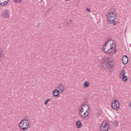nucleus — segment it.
Listing matches in <instances>:
<instances>
[{
	"instance_id": "f257e3e1",
	"label": "nucleus",
	"mask_w": 131,
	"mask_h": 131,
	"mask_svg": "<svg viewBox=\"0 0 131 131\" xmlns=\"http://www.w3.org/2000/svg\"><path fill=\"white\" fill-rule=\"evenodd\" d=\"M115 43L114 44L112 43L110 46H103V50L106 54H111L112 53H113V52L114 54H115V53H116V49L115 50Z\"/></svg>"
},
{
	"instance_id": "f03ea898",
	"label": "nucleus",
	"mask_w": 131,
	"mask_h": 131,
	"mask_svg": "<svg viewBox=\"0 0 131 131\" xmlns=\"http://www.w3.org/2000/svg\"><path fill=\"white\" fill-rule=\"evenodd\" d=\"M19 127L22 130H26L29 127V122L26 119L23 120L19 123Z\"/></svg>"
},
{
	"instance_id": "7ed1b4c3",
	"label": "nucleus",
	"mask_w": 131,
	"mask_h": 131,
	"mask_svg": "<svg viewBox=\"0 0 131 131\" xmlns=\"http://www.w3.org/2000/svg\"><path fill=\"white\" fill-rule=\"evenodd\" d=\"M107 17L108 22L111 23V21H115V20H116L117 15H116V13L114 12H111L108 13Z\"/></svg>"
},
{
	"instance_id": "20e7f679",
	"label": "nucleus",
	"mask_w": 131,
	"mask_h": 131,
	"mask_svg": "<svg viewBox=\"0 0 131 131\" xmlns=\"http://www.w3.org/2000/svg\"><path fill=\"white\" fill-rule=\"evenodd\" d=\"M99 130L100 131H108L110 130V127L109 126V123L107 122H104L99 127Z\"/></svg>"
},
{
	"instance_id": "39448f33",
	"label": "nucleus",
	"mask_w": 131,
	"mask_h": 131,
	"mask_svg": "<svg viewBox=\"0 0 131 131\" xmlns=\"http://www.w3.org/2000/svg\"><path fill=\"white\" fill-rule=\"evenodd\" d=\"M106 67L107 69H112L113 67L115 65L114 60L110 58L107 59L105 63Z\"/></svg>"
},
{
	"instance_id": "423d86ee",
	"label": "nucleus",
	"mask_w": 131,
	"mask_h": 131,
	"mask_svg": "<svg viewBox=\"0 0 131 131\" xmlns=\"http://www.w3.org/2000/svg\"><path fill=\"white\" fill-rule=\"evenodd\" d=\"M111 107L114 110H118L120 107V104L117 100H114L111 103Z\"/></svg>"
},
{
	"instance_id": "0eeeda50",
	"label": "nucleus",
	"mask_w": 131,
	"mask_h": 131,
	"mask_svg": "<svg viewBox=\"0 0 131 131\" xmlns=\"http://www.w3.org/2000/svg\"><path fill=\"white\" fill-rule=\"evenodd\" d=\"M1 15L3 18L9 19L10 18V15H11V12L8 9H5L3 11Z\"/></svg>"
},
{
	"instance_id": "6e6552de",
	"label": "nucleus",
	"mask_w": 131,
	"mask_h": 131,
	"mask_svg": "<svg viewBox=\"0 0 131 131\" xmlns=\"http://www.w3.org/2000/svg\"><path fill=\"white\" fill-rule=\"evenodd\" d=\"M57 89H58V91H60V93L62 94L65 91V86L62 83H60L57 85Z\"/></svg>"
},
{
	"instance_id": "1a4fd4ad",
	"label": "nucleus",
	"mask_w": 131,
	"mask_h": 131,
	"mask_svg": "<svg viewBox=\"0 0 131 131\" xmlns=\"http://www.w3.org/2000/svg\"><path fill=\"white\" fill-rule=\"evenodd\" d=\"M122 62L124 65H126L127 63H128V57H127V55H123L122 57Z\"/></svg>"
},
{
	"instance_id": "9d476101",
	"label": "nucleus",
	"mask_w": 131,
	"mask_h": 131,
	"mask_svg": "<svg viewBox=\"0 0 131 131\" xmlns=\"http://www.w3.org/2000/svg\"><path fill=\"white\" fill-rule=\"evenodd\" d=\"M90 115V112H85L84 113L83 115L81 114L79 115L80 118H82L83 119H85L88 116Z\"/></svg>"
},
{
	"instance_id": "9b49d317",
	"label": "nucleus",
	"mask_w": 131,
	"mask_h": 131,
	"mask_svg": "<svg viewBox=\"0 0 131 131\" xmlns=\"http://www.w3.org/2000/svg\"><path fill=\"white\" fill-rule=\"evenodd\" d=\"M8 3H9L7 0H0V5L4 7L7 5H8Z\"/></svg>"
},
{
	"instance_id": "f8f14e48",
	"label": "nucleus",
	"mask_w": 131,
	"mask_h": 131,
	"mask_svg": "<svg viewBox=\"0 0 131 131\" xmlns=\"http://www.w3.org/2000/svg\"><path fill=\"white\" fill-rule=\"evenodd\" d=\"M60 94V92L58 90H54L53 91V95L54 97H58Z\"/></svg>"
},
{
	"instance_id": "ddd939ff",
	"label": "nucleus",
	"mask_w": 131,
	"mask_h": 131,
	"mask_svg": "<svg viewBox=\"0 0 131 131\" xmlns=\"http://www.w3.org/2000/svg\"><path fill=\"white\" fill-rule=\"evenodd\" d=\"M83 106L84 105H83L81 106H79L78 108V114L79 116L81 115V114H82V112H83V111H84Z\"/></svg>"
},
{
	"instance_id": "4468645a",
	"label": "nucleus",
	"mask_w": 131,
	"mask_h": 131,
	"mask_svg": "<svg viewBox=\"0 0 131 131\" xmlns=\"http://www.w3.org/2000/svg\"><path fill=\"white\" fill-rule=\"evenodd\" d=\"M81 125H82V123L80 120H78L76 122V126L77 127V128H80V127H81Z\"/></svg>"
},
{
	"instance_id": "2eb2a0df",
	"label": "nucleus",
	"mask_w": 131,
	"mask_h": 131,
	"mask_svg": "<svg viewBox=\"0 0 131 131\" xmlns=\"http://www.w3.org/2000/svg\"><path fill=\"white\" fill-rule=\"evenodd\" d=\"M4 56H5V53H4V51L0 49V60L4 57Z\"/></svg>"
},
{
	"instance_id": "dca6fc26",
	"label": "nucleus",
	"mask_w": 131,
	"mask_h": 131,
	"mask_svg": "<svg viewBox=\"0 0 131 131\" xmlns=\"http://www.w3.org/2000/svg\"><path fill=\"white\" fill-rule=\"evenodd\" d=\"M90 85V82L88 81H84L83 84L84 88H89V86Z\"/></svg>"
},
{
	"instance_id": "f3484780",
	"label": "nucleus",
	"mask_w": 131,
	"mask_h": 131,
	"mask_svg": "<svg viewBox=\"0 0 131 131\" xmlns=\"http://www.w3.org/2000/svg\"><path fill=\"white\" fill-rule=\"evenodd\" d=\"M120 75L121 76V77L125 76V70H122L120 72Z\"/></svg>"
},
{
	"instance_id": "a211bd4d",
	"label": "nucleus",
	"mask_w": 131,
	"mask_h": 131,
	"mask_svg": "<svg viewBox=\"0 0 131 131\" xmlns=\"http://www.w3.org/2000/svg\"><path fill=\"white\" fill-rule=\"evenodd\" d=\"M113 125L114 126L117 127V126H118V122L115 121L114 122H113Z\"/></svg>"
},
{
	"instance_id": "6ab92c4d",
	"label": "nucleus",
	"mask_w": 131,
	"mask_h": 131,
	"mask_svg": "<svg viewBox=\"0 0 131 131\" xmlns=\"http://www.w3.org/2000/svg\"><path fill=\"white\" fill-rule=\"evenodd\" d=\"M122 80H123V81H127V76H123Z\"/></svg>"
},
{
	"instance_id": "aec40b11",
	"label": "nucleus",
	"mask_w": 131,
	"mask_h": 131,
	"mask_svg": "<svg viewBox=\"0 0 131 131\" xmlns=\"http://www.w3.org/2000/svg\"><path fill=\"white\" fill-rule=\"evenodd\" d=\"M108 23L111 24H113V25H116V24H117V21L114 20V21H112L111 23L110 21H108Z\"/></svg>"
},
{
	"instance_id": "412c9836",
	"label": "nucleus",
	"mask_w": 131,
	"mask_h": 131,
	"mask_svg": "<svg viewBox=\"0 0 131 131\" xmlns=\"http://www.w3.org/2000/svg\"><path fill=\"white\" fill-rule=\"evenodd\" d=\"M50 101H51V98H48L45 101L44 103L45 105H47V104H48Z\"/></svg>"
},
{
	"instance_id": "4be33fe9",
	"label": "nucleus",
	"mask_w": 131,
	"mask_h": 131,
	"mask_svg": "<svg viewBox=\"0 0 131 131\" xmlns=\"http://www.w3.org/2000/svg\"><path fill=\"white\" fill-rule=\"evenodd\" d=\"M110 41V40H107L104 43V45L103 47H107L108 44L109 43V42Z\"/></svg>"
},
{
	"instance_id": "5701e85b",
	"label": "nucleus",
	"mask_w": 131,
	"mask_h": 131,
	"mask_svg": "<svg viewBox=\"0 0 131 131\" xmlns=\"http://www.w3.org/2000/svg\"><path fill=\"white\" fill-rule=\"evenodd\" d=\"M14 3H21L22 2V0H14Z\"/></svg>"
},
{
	"instance_id": "b1692460",
	"label": "nucleus",
	"mask_w": 131,
	"mask_h": 131,
	"mask_svg": "<svg viewBox=\"0 0 131 131\" xmlns=\"http://www.w3.org/2000/svg\"><path fill=\"white\" fill-rule=\"evenodd\" d=\"M86 11H87V12H89V13H92V11H91V9L89 8H86Z\"/></svg>"
},
{
	"instance_id": "393cba45",
	"label": "nucleus",
	"mask_w": 131,
	"mask_h": 131,
	"mask_svg": "<svg viewBox=\"0 0 131 131\" xmlns=\"http://www.w3.org/2000/svg\"><path fill=\"white\" fill-rule=\"evenodd\" d=\"M50 12H51V9L49 8L46 12V14H49Z\"/></svg>"
},
{
	"instance_id": "a878e982",
	"label": "nucleus",
	"mask_w": 131,
	"mask_h": 131,
	"mask_svg": "<svg viewBox=\"0 0 131 131\" xmlns=\"http://www.w3.org/2000/svg\"><path fill=\"white\" fill-rule=\"evenodd\" d=\"M65 23L66 24V25H67V26H70V24L69 23L65 21Z\"/></svg>"
},
{
	"instance_id": "bb28decb",
	"label": "nucleus",
	"mask_w": 131,
	"mask_h": 131,
	"mask_svg": "<svg viewBox=\"0 0 131 131\" xmlns=\"http://www.w3.org/2000/svg\"><path fill=\"white\" fill-rule=\"evenodd\" d=\"M66 2H71V0H65Z\"/></svg>"
},
{
	"instance_id": "cd10ccee",
	"label": "nucleus",
	"mask_w": 131,
	"mask_h": 131,
	"mask_svg": "<svg viewBox=\"0 0 131 131\" xmlns=\"http://www.w3.org/2000/svg\"><path fill=\"white\" fill-rule=\"evenodd\" d=\"M70 22H72V20L70 19Z\"/></svg>"
},
{
	"instance_id": "c85d7f7f",
	"label": "nucleus",
	"mask_w": 131,
	"mask_h": 131,
	"mask_svg": "<svg viewBox=\"0 0 131 131\" xmlns=\"http://www.w3.org/2000/svg\"><path fill=\"white\" fill-rule=\"evenodd\" d=\"M85 112H89V111H88V110H87Z\"/></svg>"
},
{
	"instance_id": "c756f323",
	"label": "nucleus",
	"mask_w": 131,
	"mask_h": 131,
	"mask_svg": "<svg viewBox=\"0 0 131 131\" xmlns=\"http://www.w3.org/2000/svg\"><path fill=\"white\" fill-rule=\"evenodd\" d=\"M130 107H131V102L130 103Z\"/></svg>"
}]
</instances>
